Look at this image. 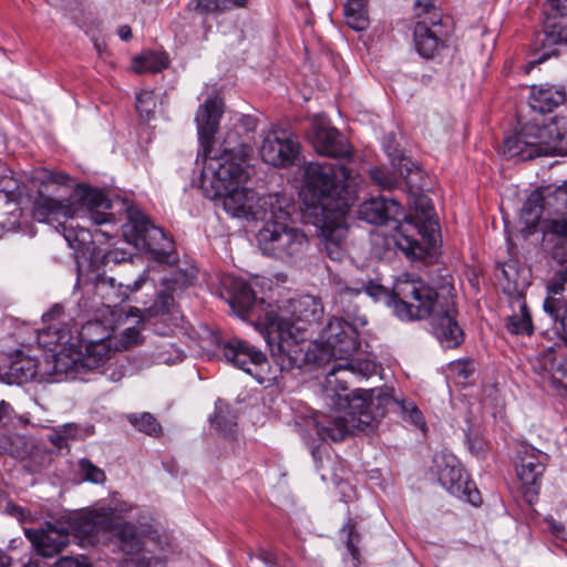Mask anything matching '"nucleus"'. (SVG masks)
I'll use <instances>...</instances> for the list:
<instances>
[{"instance_id": "5701e85b", "label": "nucleus", "mask_w": 567, "mask_h": 567, "mask_svg": "<svg viewBox=\"0 0 567 567\" xmlns=\"http://www.w3.org/2000/svg\"><path fill=\"white\" fill-rule=\"evenodd\" d=\"M310 142L315 151L329 157H348L351 154L350 146L343 135L326 121L316 118L311 124Z\"/></svg>"}, {"instance_id": "4be33fe9", "label": "nucleus", "mask_w": 567, "mask_h": 567, "mask_svg": "<svg viewBox=\"0 0 567 567\" xmlns=\"http://www.w3.org/2000/svg\"><path fill=\"white\" fill-rule=\"evenodd\" d=\"M320 339L331 347L340 360L350 358L359 348V329L334 317L320 333Z\"/></svg>"}, {"instance_id": "bb28decb", "label": "nucleus", "mask_w": 567, "mask_h": 567, "mask_svg": "<svg viewBox=\"0 0 567 567\" xmlns=\"http://www.w3.org/2000/svg\"><path fill=\"white\" fill-rule=\"evenodd\" d=\"M402 214V207L395 199L384 197L364 200L358 209L361 219L370 224H384L389 219H396Z\"/></svg>"}, {"instance_id": "5fc2aeb1", "label": "nucleus", "mask_w": 567, "mask_h": 567, "mask_svg": "<svg viewBox=\"0 0 567 567\" xmlns=\"http://www.w3.org/2000/svg\"><path fill=\"white\" fill-rule=\"evenodd\" d=\"M550 269L567 268V249L565 243H555L549 252Z\"/></svg>"}, {"instance_id": "393cba45", "label": "nucleus", "mask_w": 567, "mask_h": 567, "mask_svg": "<svg viewBox=\"0 0 567 567\" xmlns=\"http://www.w3.org/2000/svg\"><path fill=\"white\" fill-rule=\"evenodd\" d=\"M333 214V219H326L320 228V245L331 260L341 261L346 256L348 227L341 219L343 214Z\"/></svg>"}, {"instance_id": "9b49d317", "label": "nucleus", "mask_w": 567, "mask_h": 567, "mask_svg": "<svg viewBox=\"0 0 567 567\" xmlns=\"http://www.w3.org/2000/svg\"><path fill=\"white\" fill-rule=\"evenodd\" d=\"M126 214L127 221L122 226L125 240L136 248L150 251L156 260L168 262L174 241L137 207H127Z\"/></svg>"}, {"instance_id": "09e8293b", "label": "nucleus", "mask_w": 567, "mask_h": 567, "mask_svg": "<svg viewBox=\"0 0 567 567\" xmlns=\"http://www.w3.org/2000/svg\"><path fill=\"white\" fill-rule=\"evenodd\" d=\"M113 338V348L115 351L127 350L141 343V333L136 327L126 328L120 337Z\"/></svg>"}, {"instance_id": "dca6fc26", "label": "nucleus", "mask_w": 567, "mask_h": 567, "mask_svg": "<svg viewBox=\"0 0 567 567\" xmlns=\"http://www.w3.org/2000/svg\"><path fill=\"white\" fill-rule=\"evenodd\" d=\"M434 464L441 485L451 494L464 498L473 505L481 502L480 493L468 481L457 458L452 454L439 453L434 456Z\"/></svg>"}, {"instance_id": "4468645a", "label": "nucleus", "mask_w": 567, "mask_h": 567, "mask_svg": "<svg viewBox=\"0 0 567 567\" xmlns=\"http://www.w3.org/2000/svg\"><path fill=\"white\" fill-rule=\"evenodd\" d=\"M362 292L377 300L386 295V289L372 280H362L360 286L355 287L339 285L336 295V306L341 313L338 318L358 329L368 323L367 315L361 307Z\"/></svg>"}, {"instance_id": "4c0bfd02", "label": "nucleus", "mask_w": 567, "mask_h": 567, "mask_svg": "<svg viewBox=\"0 0 567 567\" xmlns=\"http://www.w3.org/2000/svg\"><path fill=\"white\" fill-rule=\"evenodd\" d=\"M210 424L224 435H233L237 426V416L227 403L217 400L215 414L210 417Z\"/></svg>"}, {"instance_id": "de8ad7c7", "label": "nucleus", "mask_w": 567, "mask_h": 567, "mask_svg": "<svg viewBox=\"0 0 567 567\" xmlns=\"http://www.w3.org/2000/svg\"><path fill=\"white\" fill-rule=\"evenodd\" d=\"M136 111L143 121H150L155 115L156 97L153 91H141L136 95Z\"/></svg>"}, {"instance_id": "c03bdc74", "label": "nucleus", "mask_w": 567, "mask_h": 567, "mask_svg": "<svg viewBox=\"0 0 567 567\" xmlns=\"http://www.w3.org/2000/svg\"><path fill=\"white\" fill-rule=\"evenodd\" d=\"M66 219L58 223V228H61V233L71 248L79 250L85 244L90 237L89 230L85 228L74 227L72 224H66Z\"/></svg>"}, {"instance_id": "c756f323", "label": "nucleus", "mask_w": 567, "mask_h": 567, "mask_svg": "<svg viewBox=\"0 0 567 567\" xmlns=\"http://www.w3.org/2000/svg\"><path fill=\"white\" fill-rule=\"evenodd\" d=\"M298 348L300 350V361L297 364H293L289 369H280L281 371H290L292 369H300L306 363H312L316 365H322L329 362L331 359H337V354L331 347L327 346L322 339L320 341L308 342L307 336L305 337V341L298 340Z\"/></svg>"}, {"instance_id": "423d86ee", "label": "nucleus", "mask_w": 567, "mask_h": 567, "mask_svg": "<svg viewBox=\"0 0 567 567\" xmlns=\"http://www.w3.org/2000/svg\"><path fill=\"white\" fill-rule=\"evenodd\" d=\"M69 320L63 307L56 303L43 315V321L48 327L38 333L39 344L53 352L44 359V373L52 377L55 382L76 379L84 373L82 349H78L74 342L76 338Z\"/></svg>"}, {"instance_id": "0eeeda50", "label": "nucleus", "mask_w": 567, "mask_h": 567, "mask_svg": "<svg viewBox=\"0 0 567 567\" xmlns=\"http://www.w3.org/2000/svg\"><path fill=\"white\" fill-rule=\"evenodd\" d=\"M262 219L265 224L256 235L262 255L286 264H295L306 256L309 238L302 229L288 224L290 214L284 196L278 198V203L272 205Z\"/></svg>"}, {"instance_id": "a18cd8bd", "label": "nucleus", "mask_w": 567, "mask_h": 567, "mask_svg": "<svg viewBox=\"0 0 567 567\" xmlns=\"http://www.w3.org/2000/svg\"><path fill=\"white\" fill-rule=\"evenodd\" d=\"M414 16L420 20H426L427 24L436 28L441 23V12L434 0H416L414 3Z\"/></svg>"}, {"instance_id": "39448f33", "label": "nucleus", "mask_w": 567, "mask_h": 567, "mask_svg": "<svg viewBox=\"0 0 567 567\" xmlns=\"http://www.w3.org/2000/svg\"><path fill=\"white\" fill-rule=\"evenodd\" d=\"M359 175L344 165L309 163L303 173L301 195L312 207L344 214L353 204Z\"/></svg>"}, {"instance_id": "6e6d98bb", "label": "nucleus", "mask_w": 567, "mask_h": 567, "mask_svg": "<svg viewBox=\"0 0 567 567\" xmlns=\"http://www.w3.org/2000/svg\"><path fill=\"white\" fill-rule=\"evenodd\" d=\"M547 234L557 237L556 243H565L567 239V214L548 221Z\"/></svg>"}, {"instance_id": "338daca9", "label": "nucleus", "mask_w": 567, "mask_h": 567, "mask_svg": "<svg viewBox=\"0 0 567 567\" xmlns=\"http://www.w3.org/2000/svg\"><path fill=\"white\" fill-rule=\"evenodd\" d=\"M6 511L8 514L17 517L18 519L22 520L24 518V509L19 505L8 503Z\"/></svg>"}, {"instance_id": "aec40b11", "label": "nucleus", "mask_w": 567, "mask_h": 567, "mask_svg": "<svg viewBox=\"0 0 567 567\" xmlns=\"http://www.w3.org/2000/svg\"><path fill=\"white\" fill-rule=\"evenodd\" d=\"M221 287L227 295L229 306L243 318L254 322L264 315H257V299L249 284L240 278L227 276L221 280Z\"/></svg>"}, {"instance_id": "680f3d73", "label": "nucleus", "mask_w": 567, "mask_h": 567, "mask_svg": "<svg viewBox=\"0 0 567 567\" xmlns=\"http://www.w3.org/2000/svg\"><path fill=\"white\" fill-rule=\"evenodd\" d=\"M547 525H548V529L556 538L561 539V540L566 539V528L563 524L557 523L554 519H548Z\"/></svg>"}, {"instance_id": "774afa93", "label": "nucleus", "mask_w": 567, "mask_h": 567, "mask_svg": "<svg viewBox=\"0 0 567 567\" xmlns=\"http://www.w3.org/2000/svg\"><path fill=\"white\" fill-rule=\"evenodd\" d=\"M50 441L58 447H63L66 444V441L62 433H59V426L54 429L53 433L50 435Z\"/></svg>"}, {"instance_id": "2f4dec72", "label": "nucleus", "mask_w": 567, "mask_h": 567, "mask_svg": "<svg viewBox=\"0 0 567 567\" xmlns=\"http://www.w3.org/2000/svg\"><path fill=\"white\" fill-rule=\"evenodd\" d=\"M44 367V361L40 362L33 357L21 355L11 362L8 375L12 382L18 384L29 382L38 377L42 381L47 377Z\"/></svg>"}, {"instance_id": "49530a36", "label": "nucleus", "mask_w": 567, "mask_h": 567, "mask_svg": "<svg viewBox=\"0 0 567 567\" xmlns=\"http://www.w3.org/2000/svg\"><path fill=\"white\" fill-rule=\"evenodd\" d=\"M543 202L544 198L537 190L533 192L527 197L522 208L523 217L526 219L527 224L533 225L540 219L543 213Z\"/></svg>"}, {"instance_id": "f8f14e48", "label": "nucleus", "mask_w": 567, "mask_h": 567, "mask_svg": "<svg viewBox=\"0 0 567 567\" xmlns=\"http://www.w3.org/2000/svg\"><path fill=\"white\" fill-rule=\"evenodd\" d=\"M76 529L86 537H95L101 530H110L116 537L118 546L126 555H134L143 548V537L134 524L113 522L97 512L80 517Z\"/></svg>"}, {"instance_id": "e433bc0d", "label": "nucleus", "mask_w": 567, "mask_h": 567, "mask_svg": "<svg viewBox=\"0 0 567 567\" xmlns=\"http://www.w3.org/2000/svg\"><path fill=\"white\" fill-rule=\"evenodd\" d=\"M311 454L316 462L317 470L320 473V477L323 482L338 485L343 480V470L336 458L330 456L323 458L322 451L319 446L312 449Z\"/></svg>"}, {"instance_id": "c85d7f7f", "label": "nucleus", "mask_w": 567, "mask_h": 567, "mask_svg": "<svg viewBox=\"0 0 567 567\" xmlns=\"http://www.w3.org/2000/svg\"><path fill=\"white\" fill-rule=\"evenodd\" d=\"M29 537L38 554L42 557H52L59 554L69 543V534L49 525L41 532Z\"/></svg>"}, {"instance_id": "bf43d9fd", "label": "nucleus", "mask_w": 567, "mask_h": 567, "mask_svg": "<svg viewBox=\"0 0 567 567\" xmlns=\"http://www.w3.org/2000/svg\"><path fill=\"white\" fill-rule=\"evenodd\" d=\"M150 281L148 271L144 270L132 285H124V289H127V297L130 293L141 290Z\"/></svg>"}, {"instance_id": "e2e57ef3", "label": "nucleus", "mask_w": 567, "mask_h": 567, "mask_svg": "<svg viewBox=\"0 0 567 567\" xmlns=\"http://www.w3.org/2000/svg\"><path fill=\"white\" fill-rule=\"evenodd\" d=\"M204 9L207 11L227 10L230 8L229 0H204Z\"/></svg>"}, {"instance_id": "052dcab7", "label": "nucleus", "mask_w": 567, "mask_h": 567, "mask_svg": "<svg viewBox=\"0 0 567 567\" xmlns=\"http://www.w3.org/2000/svg\"><path fill=\"white\" fill-rule=\"evenodd\" d=\"M55 567H92L85 558H73V557H63L56 564Z\"/></svg>"}, {"instance_id": "c9c22d12", "label": "nucleus", "mask_w": 567, "mask_h": 567, "mask_svg": "<svg viewBox=\"0 0 567 567\" xmlns=\"http://www.w3.org/2000/svg\"><path fill=\"white\" fill-rule=\"evenodd\" d=\"M0 197L6 203L21 204L29 198L27 186L12 176V171L0 162Z\"/></svg>"}, {"instance_id": "3c124183", "label": "nucleus", "mask_w": 567, "mask_h": 567, "mask_svg": "<svg viewBox=\"0 0 567 567\" xmlns=\"http://www.w3.org/2000/svg\"><path fill=\"white\" fill-rule=\"evenodd\" d=\"M59 433H62L65 441L69 440H84L94 433L92 425L81 426L75 423H66L59 426Z\"/></svg>"}, {"instance_id": "603ef678", "label": "nucleus", "mask_w": 567, "mask_h": 567, "mask_svg": "<svg viewBox=\"0 0 567 567\" xmlns=\"http://www.w3.org/2000/svg\"><path fill=\"white\" fill-rule=\"evenodd\" d=\"M474 362L470 359L456 360L449 364V371L460 381L467 380L474 372Z\"/></svg>"}, {"instance_id": "7ed1b4c3", "label": "nucleus", "mask_w": 567, "mask_h": 567, "mask_svg": "<svg viewBox=\"0 0 567 567\" xmlns=\"http://www.w3.org/2000/svg\"><path fill=\"white\" fill-rule=\"evenodd\" d=\"M223 114L219 99H208L198 107L196 124L200 144L199 156L203 157V189L208 198H217L236 188L244 187L249 174L244 159L233 151L225 150L220 155L214 151L215 134Z\"/></svg>"}, {"instance_id": "58836bf2", "label": "nucleus", "mask_w": 567, "mask_h": 567, "mask_svg": "<svg viewBox=\"0 0 567 567\" xmlns=\"http://www.w3.org/2000/svg\"><path fill=\"white\" fill-rule=\"evenodd\" d=\"M344 17L351 29L365 30L369 27L367 0H348L344 4Z\"/></svg>"}, {"instance_id": "ddd939ff", "label": "nucleus", "mask_w": 567, "mask_h": 567, "mask_svg": "<svg viewBox=\"0 0 567 567\" xmlns=\"http://www.w3.org/2000/svg\"><path fill=\"white\" fill-rule=\"evenodd\" d=\"M279 194H267L259 196L255 190L240 187L225 195H218V200L225 212L233 217L246 219H262L275 203H278Z\"/></svg>"}, {"instance_id": "a19ab883", "label": "nucleus", "mask_w": 567, "mask_h": 567, "mask_svg": "<svg viewBox=\"0 0 567 567\" xmlns=\"http://www.w3.org/2000/svg\"><path fill=\"white\" fill-rule=\"evenodd\" d=\"M544 309L553 318L554 322L559 324L556 329L567 344V301L563 298L545 300Z\"/></svg>"}, {"instance_id": "2eb2a0df", "label": "nucleus", "mask_w": 567, "mask_h": 567, "mask_svg": "<svg viewBox=\"0 0 567 567\" xmlns=\"http://www.w3.org/2000/svg\"><path fill=\"white\" fill-rule=\"evenodd\" d=\"M196 278V270L194 268L177 269L173 271L169 277L163 278L165 289L161 291L154 303L145 309L131 308L130 315L137 316L142 321H150L152 319H164L169 315L174 307L175 300L173 292L182 291L190 286Z\"/></svg>"}, {"instance_id": "b1692460", "label": "nucleus", "mask_w": 567, "mask_h": 567, "mask_svg": "<svg viewBox=\"0 0 567 567\" xmlns=\"http://www.w3.org/2000/svg\"><path fill=\"white\" fill-rule=\"evenodd\" d=\"M346 363H334L326 375V386L328 390L339 392L347 391L350 384V378L355 375L369 377L377 370V364L368 359H344Z\"/></svg>"}, {"instance_id": "0e129e2a", "label": "nucleus", "mask_w": 567, "mask_h": 567, "mask_svg": "<svg viewBox=\"0 0 567 567\" xmlns=\"http://www.w3.org/2000/svg\"><path fill=\"white\" fill-rule=\"evenodd\" d=\"M550 9L560 16H567V0H547Z\"/></svg>"}, {"instance_id": "4d7b16f0", "label": "nucleus", "mask_w": 567, "mask_h": 567, "mask_svg": "<svg viewBox=\"0 0 567 567\" xmlns=\"http://www.w3.org/2000/svg\"><path fill=\"white\" fill-rule=\"evenodd\" d=\"M16 412L12 405L2 400L0 401V427L8 425L14 419Z\"/></svg>"}, {"instance_id": "8fccbe9b", "label": "nucleus", "mask_w": 567, "mask_h": 567, "mask_svg": "<svg viewBox=\"0 0 567 567\" xmlns=\"http://www.w3.org/2000/svg\"><path fill=\"white\" fill-rule=\"evenodd\" d=\"M342 532L347 533L346 545L350 555L352 556L355 563H359L360 551L358 545L360 543V534L357 530L355 523L351 518H349L348 522L342 527Z\"/></svg>"}, {"instance_id": "7c9ffc66", "label": "nucleus", "mask_w": 567, "mask_h": 567, "mask_svg": "<svg viewBox=\"0 0 567 567\" xmlns=\"http://www.w3.org/2000/svg\"><path fill=\"white\" fill-rule=\"evenodd\" d=\"M566 93L553 85L532 86L529 105L539 113H550L565 102Z\"/></svg>"}, {"instance_id": "6ab92c4d", "label": "nucleus", "mask_w": 567, "mask_h": 567, "mask_svg": "<svg viewBox=\"0 0 567 567\" xmlns=\"http://www.w3.org/2000/svg\"><path fill=\"white\" fill-rule=\"evenodd\" d=\"M300 153L298 140L285 130L274 128L264 137L260 156L274 167H288L296 163Z\"/></svg>"}, {"instance_id": "79ce46f5", "label": "nucleus", "mask_w": 567, "mask_h": 567, "mask_svg": "<svg viewBox=\"0 0 567 567\" xmlns=\"http://www.w3.org/2000/svg\"><path fill=\"white\" fill-rule=\"evenodd\" d=\"M167 56L157 52H146L133 60V70L136 73L161 72L167 68Z\"/></svg>"}, {"instance_id": "f3484780", "label": "nucleus", "mask_w": 567, "mask_h": 567, "mask_svg": "<svg viewBox=\"0 0 567 567\" xmlns=\"http://www.w3.org/2000/svg\"><path fill=\"white\" fill-rule=\"evenodd\" d=\"M102 328L103 323L101 321L90 320L80 331V340L85 343L81 358L84 372L101 368L115 352L110 330H103L101 336L94 338L93 332Z\"/></svg>"}, {"instance_id": "9d476101", "label": "nucleus", "mask_w": 567, "mask_h": 567, "mask_svg": "<svg viewBox=\"0 0 567 567\" xmlns=\"http://www.w3.org/2000/svg\"><path fill=\"white\" fill-rule=\"evenodd\" d=\"M565 135L561 118H551L543 123L530 121L519 133L505 138L504 154L523 161L557 154L563 151L561 142Z\"/></svg>"}, {"instance_id": "f257e3e1", "label": "nucleus", "mask_w": 567, "mask_h": 567, "mask_svg": "<svg viewBox=\"0 0 567 567\" xmlns=\"http://www.w3.org/2000/svg\"><path fill=\"white\" fill-rule=\"evenodd\" d=\"M347 410L333 414H316L306 420L305 426L312 436L320 441L333 442L343 440L355 432H371L377 423L392 411L419 429L425 427L422 412L412 401L399 399L394 389L358 390L351 396L346 395Z\"/></svg>"}, {"instance_id": "20e7f679", "label": "nucleus", "mask_w": 567, "mask_h": 567, "mask_svg": "<svg viewBox=\"0 0 567 567\" xmlns=\"http://www.w3.org/2000/svg\"><path fill=\"white\" fill-rule=\"evenodd\" d=\"M323 315L320 300L305 296L289 302V310L270 309L257 319V330L270 347L271 355L280 369H289L300 361L298 340L319 323Z\"/></svg>"}, {"instance_id": "864d4df0", "label": "nucleus", "mask_w": 567, "mask_h": 567, "mask_svg": "<svg viewBox=\"0 0 567 567\" xmlns=\"http://www.w3.org/2000/svg\"><path fill=\"white\" fill-rule=\"evenodd\" d=\"M79 466L85 481L92 483H103L105 481L104 471L95 466L91 461L82 458Z\"/></svg>"}, {"instance_id": "69168bd1", "label": "nucleus", "mask_w": 567, "mask_h": 567, "mask_svg": "<svg viewBox=\"0 0 567 567\" xmlns=\"http://www.w3.org/2000/svg\"><path fill=\"white\" fill-rule=\"evenodd\" d=\"M45 177L49 182L60 185L65 184L70 179L69 175L62 172H49Z\"/></svg>"}, {"instance_id": "412c9836", "label": "nucleus", "mask_w": 567, "mask_h": 567, "mask_svg": "<svg viewBox=\"0 0 567 567\" xmlns=\"http://www.w3.org/2000/svg\"><path fill=\"white\" fill-rule=\"evenodd\" d=\"M548 455L526 443L516 446L515 471L523 485L534 488L539 485Z\"/></svg>"}, {"instance_id": "1a4fd4ad", "label": "nucleus", "mask_w": 567, "mask_h": 567, "mask_svg": "<svg viewBox=\"0 0 567 567\" xmlns=\"http://www.w3.org/2000/svg\"><path fill=\"white\" fill-rule=\"evenodd\" d=\"M437 230V216L431 199L425 194L412 193L410 212L396 227L398 247L408 256L423 257L435 244Z\"/></svg>"}, {"instance_id": "a878e982", "label": "nucleus", "mask_w": 567, "mask_h": 567, "mask_svg": "<svg viewBox=\"0 0 567 567\" xmlns=\"http://www.w3.org/2000/svg\"><path fill=\"white\" fill-rule=\"evenodd\" d=\"M0 454L10 455L14 458H24L31 455L25 463V467L32 472L39 471L49 460V455L45 453H33L30 439L19 433L0 435Z\"/></svg>"}, {"instance_id": "37998d69", "label": "nucleus", "mask_w": 567, "mask_h": 567, "mask_svg": "<svg viewBox=\"0 0 567 567\" xmlns=\"http://www.w3.org/2000/svg\"><path fill=\"white\" fill-rule=\"evenodd\" d=\"M126 419L137 431L146 435L158 437L163 434L159 422L148 412L131 413L126 415Z\"/></svg>"}, {"instance_id": "f704fd0d", "label": "nucleus", "mask_w": 567, "mask_h": 567, "mask_svg": "<svg viewBox=\"0 0 567 567\" xmlns=\"http://www.w3.org/2000/svg\"><path fill=\"white\" fill-rule=\"evenodd\" d=\"M94 290L110 310L127 300V289H124V285L112 277L100 278L95 282Z\"/></svg>"}, {"instance_id": "cd10ccee", "label": "nucleus", "mask_w": 567, "mask_h": 567, "mask_svg": "<svg viewBox=\"0 0 567 567\" xmlns=\"http://www.w3.org/2000/svg\"><path fill=\"white\" fill-rule=\"evenodd\" d=\"M391 163L393 166V171L389 172L381 167H373L369 171L371 179L384 189H392L398 186L400 178L408 177L414 169H416V165L411 161V158L398 154L392 155Z\"/></svg>"}, {"instance_id": "ea45409f", "label": "nucleus", "mask_w": 567, "mask_h": 567, "mask_svg": "<svg viewBox=\"0 0 567 567\" xmlns=\"http://www.w3.org/2000/svg\"><path fill=\"white\" fill-rule=\"evenodd\" d=\"M515 301L518 303L519 312L508 318L506 328L513 334H532L533 323L526 302L522 296H518Z\"/></svg>"}, {"instance_id": "13d9d810", "label": "nucleus", "mask_w": 567, "mask_h": 567, "mask_svg": "<svg viewBox=\"0 0 567 567\" xmlns=\"http://www.w3.org/2000/svg\"><path fill=\"white\" fill-rule=\"evenodd\" d=\"M150 281L148 271L144 270L132 285H124V289H127V297L130 293L141 290Z\"/></svg>"}, {"instance_id": "f03ea898", "label": "nucleus", "mask_w": 567, "mask_h": 567, "mask_svg": "<svg viewBox=\"0 0 567 567\" xmlns=\"http://www.w3.org/2000/svg\"><path fill=\"white\" fill-rule=\"evenodd\" d=\"M394 312L403 320L430 318L433 332L442 347L456 348L464 340V332L455 315L452 299L440 296L421 278L399 279L393 287Z\"/></svg>"}, {"instance_id": "473e14b6", "label": "nucleus", "mask_w": 567, "mask_h": 567, "mask_svg": "<svg viewBox=\"0 0 567 567\" xmlns=\"http://www.w3.org/2000/svg\"><path fill=\"white\" fill-rule=\"evenodd\" d=\"M426 20H420L414 27V43L420 55L426 59L433 58L443 45L437 30L432 29Z\"/></svg>"}, {"instance_id": "a211bd4d", "label": "nucleus", "mask_w": 567, "mask_h": 567, "mask_svg": "<svg viewBox=\"0 0 567 567\" xmlns=\"http://www.w3.org/2000/svg\"><path fill=\"white\" fill-rule=\"evenodd\" d=\"M217 346L228 362L257 379L259 383L265 381L261 371L267 365V358L255 346L239 338L223 339Z\"/></svg>"}, {"instance_id": "6e6552de", "label": "nucleus", "mask_w": 567, "mask_h": 567, "mask_svg": "<svg viewBox=\"0 0 567 567\" xmlns=\"http://www.w3.org/2000/svg\"><path fill=\"white\" fill-rule=\"evenodd\" d=\"M111 208L110 199L103 192L85 185L78 186L66 200H56L39 190L34 199L32 216L40 223L52 224L61 218L87 217L96 225L110 220L106 213Z\"/></svg>"}, {"instance_id": "72a5a7b5", "label": "nucleus", "mask_w": 567, "mask_h": 567, "mask_svg": "<svg viewBox=\"0 0 567 567\" xmlns=\"http://www.w3.org/2000/svg\"><path fill=\"white\" fill-rule=\"evenodd\" d=\"M560 47H566V44L560 42L558 34L546 31L538 33L534 43L533 59L528 62V66L540 64L550 56L559 55Z\"/></svg>"}]
</instances>
